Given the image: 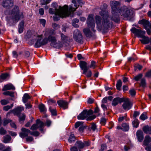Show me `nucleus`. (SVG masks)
<instances>
[{
    "label": "nucleus",
    "mask_w": 151,
    "mask_h": 151,
    "mask_svg": "<svg viewBox=\"0 0 151 151\" xmlns=\"http://www.w3.org/2000/svg\"><path fill=\"white\" fill-rule=\"evenodd\" d=\"M108 7L106 3H104L101 5L100 9L101 10L99 12V14L103 18L102 24L104 29H108L111 26L112 22H110L109 19L110 16L109 12L106 10Z\"/></svg>",
    "instance_id": "f257e3e1"
},
{
    "label": "nucleus",
    "mask_w": 151,
    "mask_h": 151,
    "mask_svg": "<svg viewBox=\"0 0 151 151\" xmlns=\"http://www.w3.org/2000/svg\"><path fill=\"white\" fill-rule=\"evenodd\" d=\"M110 6L111 8V12L112 14L111 19L116 23H118L120 21L118 13H119L122 7L120 6V3L118 1H111Z\"/></svg>",
    "instance_id": "f03ea898"
},
{
    "label": "nucleus",
    "mask_w": 151,
    "mask_h": 151,
    "mask_svg": "<svg viewBox=\"0 0 151 151\" xmlns=\"http://www.w3.org/2000/svg\"><path fill=\"white\" fill-rule=\"evenodd\" d=\"M59 9L60 10H57L56 14H55V15L53 17L54 21L59 20L60 17L63 18L68 16L69 15L68 5H65L63 7L60 6Z\"/></svg>",
    "instance_id": "7ed1b4c3"
},
{
    "label": "nucleus",
    "mask_w": 151,
    "mask_h": 151,
    "mask_svg": "<svg viewBox=\"0 0 151 151\" xmlns=\"http://www.w3.org/2000/svg\"><path fill=\"white\" fill-rule=\"evenodd\" d=\"M24 16L22 12H21L18 6H15L12 11V19L14 23H16L21 19H23Z\"/></svg>",
    "instance_id": "20e7f679"
},
{
    "label": "nucleus",
    "mask_w": 151,
    "mask_h": 151,
    "mask_svg": "<svg viewBox=\"0 0 151 151\" xmlns=\"http://www.w3.org/2000/svg\"><path fill=\"white\" fill-rule=\"evenodd\" d=\"M119 13H118V17L121 15L124 18H128L131 20L133 17L134 12L128 9L126 6H123L121 7Z\"/></svg>",
    "instance_id": "39448f33"
},
{
    "label": "nucleus",
    "mask_w": 151,
    "mask_h": 151,
    "mask_svg": "<svg viewBox=\"0 0 151 151\" xmlns=\"http://www.w3.org/2000/svg\"><path fill=\"white\" fill-rule=\"evenodd\" d=\"M31 37L37 40L34 45V47L36 48L39 47L42 45H45L48 42L47 39L46 38H45L44 39L42 40V38L39 35H36L34 33L32 34V36L29 37V38Z\"/></svg>",
    "instance_id": "423d86ee"
},
{
    "label": "nucleus",
    "mask_w": 151,
    "mask_h": 151,
    "mask_svg": "<svg viewBox=\"0 0 151 151\" xmlns=\"http://www.w3.org/2000/svg\"><path fill=\"white\" fill-rule=\"evenodd\" d=\"M86 23L88 27L91 29V30L95 32L96 30L94 28L95 27V23L94 16L92 14H90L87 19Z\"/></svg>",
    "instance_id": "0eeeda50"
},
{
    "label": "nucleus",
    "mask_w": 151,
    "mask_h": 151,
    "mask_svg": "<svg viewBox=\"0 0 151 151\" xmlns=\"http://www.w3.org/2000/svg\"><path fill=\"white\" fill-rule=\"evenodd\" d=\"M102 19H103V17ZM95 20L97 24L96 28L99 31H100L101 29H102L104 31L106 32L110 28L109 27L107 29H104L102 24V21L103 20V19H102V20L101 21L102 19L101 17L99 15H96L95 16Z\"/></svg>",
    "instance_id": "6e6552de"
},
{
    "label": "nucleus",
    "mask_w": 151,
    "mask_h": 151,
    "mask_svg": "<svg viewBox=\"0 0 151 151\" xmlns=\"http://www.w3.org/2000/svg\"><path fill=\"white\" fill-rule=\"evenodd\" d=\"M73 38L78 43H83V37L80 31L78 29H76L74 31Z\"/></svg>",
    "instance_id": "1a4fd4ad"
},
{
    "label": "nucleus",
    "mask_w": 151,
    "mask_h": 151,
    "mask_svg": "<svg viewBox=\"0 0 151 151\" xmlns=\"http://www.w3.org/2000/svg\"><path fill=\"white\" fill-rule=\"evenodd\" d=\"M49 40H48V42H51L50 46L54 47L56 48H60L62 46V45L60 42H57V40L55 37H51L50 36L49 37Z\"/></svg>",
    "instance_id": "9d476101"
},
{
    "label": "nucleus",
    "mask_w": 151,
    "mask_h": 151,
    "mask_svg": "<svg viewBox=\"0 0 151 151\" xmlns=\"http://www.w3.org/2000/svg\"><path fill=\"white\" fill-rule=\"evenodd\" d=\"M123 102L124 103L122 105V107L124 110L127 111L131 108L132 104L128 98H123Z\"/></svg>",
    "instance_id": "9b49d317"
},
{
    "label": "nucleus",
    "mask_w": 151,
    "mask_h": 151,
    "mask_svg": "<svg viewBox=\"0 0 151 151\" xmlns=\"http://www.w3.org/2000/svg\"><path fill=\"white\" fill-rule=\"evenodd\" d=\"M90 143L88 141H84L83 142H82L81 141H77L76 144L75 145L76 147L78 149L77 147L79 149H82L85 146H88L90 145ZM78 150V149H77Z\"/></svg>",
    "instance_id": "f8f14e48"
},
{
    "label": "nucleus",
    "mask_w": 151,
    "mask_h": 151,
    "mask_svg": "<svg viewBox=\"0 0 151 151\" xmlns=\"http://www.w3.org/2000/svg\"><path fill=\"white\" fill-rule=\"evenodd\" d=\"M89 28H87L83 29V31L84 34L87 37H92L94 39L96 38V36L95 33V32L92 33Z\"/></svg>",
    "instance_id": "ddd939ff"
},
{
    "label": "nucleus",
    "mask_w": 151,
    "mask_h": 151,
    "mask_svg": "<svg viewBox=\"0 0 151 151\" xmlns=\"http://www.w3.org/2000/svg\"><path fill=\"white\" fill-rule=\"evenodd\" d=\"M2 5L4 8L10 9L13 6V1L12 0H3Z\"/></svg>",
    "instance_id": "4468645a"
},
{
    "label": "nucleus",
    "mask_w": 151,
    "mask_h": 151,
    "mask_svg": "<svg viewBox=\"0 0 151 151\" xmlns=\"http://www.w3.org/2000/svg\"><path fill=\"white\" fill-rule=\"evenodd\" d=\"M80 66L81 70H83V74H85L89 68L87 63L84 61H80Z\"/></svg>",
    "instance_id": "2eb2a0df"
},
{
    "label": "nucleus",
    "mask_w": 151,
    "mask_h": 151,
    "mask_svg": "<svg viewBox=\"0 0 151 151\" xmlns=\"http://www.w3.org/2000/svg\"><path fill=\"white\" fill-rule=\"evenodd\" d=\"M55 31L54 29H46L45 34L46 36L45 38L47 39V41H48V40H49V37L50 36L54 37L52 35H55Z\"/></svg>",
    "instance_id": "dca6fc26"
},
{
    "label": "nucleus",
    "mask_w": 151,
    "mask_h": 151,
    "mask_svg": "<svg viewBox=\"0 0 151 151\" xmlns=\"http://www.w3.org/2000/svg\"><path fill=\"white\" fill-rule=\"evenodd\" d=\"M138 23L139 24H142L146 29H148L151 28V24L147 20L143 19L139 21Z\"/></svg>",
    "instance_id": "f3484780"
},
{
    "label": "nucleus",
    "mask_w": 151,
    "mask_h": 151,
    "mask_svg": "<svg viewBox=\"0 0 151 151\" xmlns=\"http://www.w3.org/2000/svg\"><path fill=\"white\" fill-rule=\"evenodd\" d=\"M72 2L74 4V6L76 7V8H73L72 6H70V7L68 9V12L69 15H70L71 13H73L75 11L76 9L79 6V5L78 4L77 1L75 0H72Z\"/></svg>",
    "instance_id": "a211bd4d"
},
{
    "label": "nucleus",
    "mask_w": 151,
    "mask_h": 151,
    "mask_svg": "<svg viewBox=\"0 0 151 151\" xmlns=\"http://www.w3.org/2000/svg\"><path fill=\"white\" fill-rule=\"evenodd\" d=\"M145 32L143 34L141 35L140 37L142 38V39H140V41L144 44H147L150 42L149 38L148 37H146L145 35Z\"/></svg>",
    "instance_id": "6ab92c4d"
},
{
    "label": "nucleus",
    "mask_w": 151,
    "mask_h": 151,
    "mask_svg": "<svg viewBox=\"0 0 151 151\" xmlns=\"http://www.w3.org/2000/svg\"><path fill=\"white\" fill-rule=\"evenodd\" d=\"M131 32L133 34L137 36V37H139L141 35L143 34L145 32L144 31H142L141 30L136 29V28L133 27L131 29Z\"/></svg>",
    "instance_id": "aec40b11"
},
{
    "label": "nucleus",
    "mask_w": 151,
    "mask_h": 151,
    "mask_svg": "<svg viewBox=\"0 0 151 151\" xmlns=\"http://www.w3.org/2000/svg\"><path fill=\"white\" fill-rule=\"evenodd\" d=\"M123 98H119V97H117L114 98L113 100L111 105L114 106H116L118 103H121L123 102Z\"/></svg>",
    "instance_id": "412c9836"
},
{
    "label": "nucleus",
    "mask_w": 151,
    "mask_h": 151,
    "mask_svg": "<svg viewBox=\"0 0 151 151\" xmlns=\"http://www.w3.org/2000/svg\"><path fill=\"white\" fill-rule=\"evenodd\" d=\"M24 110V108L23 107L18 106L16 108L14 109L12 111L14 115H16L17 116L21 114L22 111Z\"/></svg>",
    "instance_id": "4be33fe9"
},
{
    "label": "nucleus",
    "mask_w": 151,
    "mask_h": 151,
    "mask_svg": "<svg viewBox=\"0 0 151 151\" xmlns=\"http://www.w3.org/2000/svg\"><path fill=\"white\" fill-rule=\"evenodd\" d=\"M87 117L86 109H85L77 116V118L78 120H83Z\"/></svg>",
    "instance_id": "5701e85b"
},
{
    "label": "nucleus",
    "mask_w": 151,
    "mask_h": 151,
    "mask_svg": "<svg viewBox=\"0 0 151 151\" xmlns=\"http://www.w3.org/2000/svg\"><path fill=\"white\" fill-rule=\"evenodd\" d=\"M58 104L60 107H62L65 109L68 108V103L67 102L63 100H59L57 101Z\"/></svg>",
    "instance_id": "b1692460"
},
{
    "label": "nucleus",
    "mask_w": 151,
    "mask_h": 151,
    "mask_svg": "<svg viewBox=\"0 0 151 151\" xmlns=\"http://www.w3.org/2000/svg\"><path fill=\"white\" fill-rule=\"evenodd\" d=\"M136 135L138 141L139 142H141L144 138L143 132L141 130H138L136 132Z\"/></svg>",
    "instance_id": "393cba45"
},
{
    "label": "nucleus",
    "mask_w": 151,
    "mask_h": 151,
    "mask_svg": "<svg viewBox=\"0 0 151 151\" xmlns=\"http://www.w3.org/2000/svg\"><path fill=\"white\" fill-rule=\"evenodd\" d=\"M15 89V88L14 86L12 84H10L5 85L2 89V90L5 91L10 90H14Z\"/></svg>",
    "instance_id": "a878e982"
},
{
    "label": "nucleus",
    "mask_w": 151,
    "mask_h": 151,
    "mask_svg": "<svg viewBox=\"0 0 151 151\" xmlns=\"http://www.w3.org/2000/svg\"><path fill=\"white\" fill-rule=\"evenodd\" d=\"M142 129L144 132L146 134H151V126L150 127L148 125L144 126Z\"/></svg>",
    "instance_id": "bb28decb"
},
{
    "label": "nucleus",
    "mask_w": 151,
    "mask_h": 151,
    "mask_svg": "<svg viewBox=\"0 0 151 151\" xmlns=\"http://www.w3.org/2000/svg\"><path fill=\"white\" fill-rule=\"evenodd\" d=\"M24 23V21L22 20L19 23V24L18 32L19 33H21L23 32Z\"/></svg>",
    "instance_id": "cd10ccee"
},
{
    "label": "nucleus",
    "mask_w": 151,
    "mask_h": 151,
    "mask_svg": "<svg viewBox=\"0 0 151 151\" xmlns=\"http://www.w3.org/2000/svg\"><path fill=\"white\" fill-rule=\"evenodd\" d=\"M11 139V137L9 135H6L3 137V142L5 143H9Z\"/></svg>",
    "instance_id": "c85d7f7f"
},
{
    "label": "nucleus",
    "mask_w": 151,
    "mask_h": 151,
    "mask_svg": "<svg viewBox=\"0 0 151 151\" xmlns=\"http://www.w3.org/2000/svg\"><path fill=\"white\" fill-rule=\"evenodd\" d=\"M151 142V138L149 135H147L144 141V145L145 146H147Z\"/></svg>",
    "instance_id": "c756f323"
},
{
    "label": "nucleus",
    "mask_w": 151,
    "mask_h": 151,
    "mask_svg": "<svg viewBox=\"0 0 151 151\" xmlns=\"http://www.w3.org/2000/svg\"><path fill=\"white\" fill-rule=\"evenodd\" d=\"M19 118V121L21 123H23L25 120L26 115L24 114H21L17 116Z\"/></svg>",
    "instance_id": "7c9ffc66"
},
{
    "label": "nucleus",
    "mask_w": 151,
    "mask_h": 151,
    "mask_svg": "<svg viewBox=\"0 0 151 151\" xmlns=\"http://www.w3.org/2000/svg\"><path fill=\"white\" fill-rule=\"evenodd\" d=\"M122 130L124 131H127L129 129V124L126 123H124L122 124Z\"/></svg>",
    "instance_id": "2f4dec72"
},
{
    "label": "nucleus",
    "mask_w": 151,
    "mask_h": 151,
    "mask_svg": "<svg viewBox=\"0 0 151 151\" xmlns=\"http://www.w3.org/2000/svg\"><path fill=\"white\" fill-rule=\"evenodd\" d=\"M39 109L40 112H45L46 111V109L45 105L41 104L39 105Z\"/></svg>",
    "instance_id": "473e14b6"
},
{
    "label": "nucleus",
    "mask_w": 151,
    "mask_h": 151,
    "mask_svg": "<svg viewBox=\"0 0 151 151\" xmlns=\"http://www.w3.org/2000/svg\"><path fill=\"white\" fill-rule=\"evenodd\" d=\"M30 98V97L27 93H25L22 97V101L24 103H25Z\"/></svg>",
    "instance_id": "72a5a7b5"
},
{
    "label": "nucleus",
    "mask_w": 151,
    "mask_h": 151,
    "mask_svg": "<svg viewBox=\"0 0 151 151\" xmlns=\"http://www.w3.org/2000/svg\"><path fill=\"white\" fill-rule=\"evenodd\" d=\"M140 86H141L143 88H145L146 86V82L145 79L143 78L141 80L140 83H139Z\"/></svg>",
    "instance_id": "f704fd0d"
},
{
    "label": "nucleus",
    "mask_w": 151,
    "mask_h": 151,
    "mask_svg": "<svg viewBox=\"0 0 151 151\" xmlns=\"http://www.w3.org/2000/svg\"><path fill=\"white\" fill-rule=\"evenodd\" d=\"M122 85V83L120 79L119 80L116 84V89L119 91L121 90V87Z\"/></svg>",
    "instance_id": "c9c22d12"
},
{
    "label": "nucleus",
    "mask_w": 151,
    "mask_h": 151,
    "mask_svg": "<svg viewBox=\"0 0 151 151\" xmlns=\"http://www.w3.org/2000/svg\"><path fill=\"white\" fill-rule=\"evenodd\" d=\"M139 124V122L137 119H135L132 122V124L133 127L135 128H137Z\"/></svg>",
    "instance_id": "e433bc0d"
},
{
    "label": "nucleus",
    "mask_w": 151,
    "mask_h": 151,
    "mask_svg": "<svg viewBox=\"0 0 151 151\" xmlns=\"http://www.w3.org/2000/svg\"><path fill=\"white\" fill-rule=\"evenodd\" d=\"M14 92H12V91H6L4 92L3 93V94L5 95H9L11 97H14Z\"/></svg>",
    "instance_id": "4c0bfd02"
},
{
    "label": "nucleus",
    "mask_w": 151,
    "mask_h": 151,
    "mask_svg": "<svg viewBox=\"0 0 151 151\" xmlns=\"http://www.w3.org/2000/svg\"><path fill=\"white\" fill-rule=\"evenodd\" d=\"M60 10L59 7L58 9L55 8V9H53L52 8H50L49 9V13L51 14H56L57 13V10Z\"/></svg>",
    "instance_id": "58836bf2"
},
{
    "label": "nucleus",
    "mask_w": 151,
    "mask_h": 151,
    "mask_svg": "<svg viewBox=\"0 0 151 151\" xmlns=\"http://www.w3.org/2000/svg\"><path fill=\"white\" fill-rule=\"evenodd\" d=\"M142 76L143 74L142 73H139L134 76L133 79L136 81H138L142 77Z\"/></svg>",
    "instance_id": "ea45409f"
},
{
    "label": "nucleus",
    "mask_w": 151,
    "mask_h": 151,
    "mask_svg": "<svg viewBox=\"0 0 151 151\" xmlns=\"http://www.w3.org/2000/svg\"><path fill=\"white\" fill-rule=\"evenodd\" d=\"M37 124L39 128L42 127L44 125V123L41 121L40 119L36 120Z\"/></svg>",
    "instance_id": "a19ab883"
},
{
    "label": "nucleus",
    "mask_w": 151,
    "mask_h": 151,
    "mask_svg": "<svg viewBox=\"0 0 151 151\" xmlns=\"http://www.w3.org/2000/svg\"><path fill=\"white\" fill-rule=\"evenodd\" d=\"M3 125L4 126L8 124L9 123L12 122V120L10 119H7L6 118H4L3 119Z\"/></svg>",
    "instance_id": "79ce46f5"
},
{
    "label": "nucleus",
    "mask_w": 151,
    "mask_h": 151,
    "mask_svg": "<svg viewBox=\"0 0 151 151\" xmlns=\"http://www.w3.org/2000/svg\"><path fill=\"white\" fill-rule=\"evenodd\" d=\"M147 118L148 117L146 115V112L143 113L139 117V118L142 120H144L147 119Z\"/></svg>",
    "instance_id": "37998d69"
},
{
    "label": "nucleus",
    "mask_w": 151,
    "mask_h": 151,
    "mask_svg": "<svg viewBox=\"0 0 151 151\" xmlns=\"http://www.w3.org/2000/svg\"><path fill=\"white\" fill-rule=\"evenodd\" d=\"M21 130L24 134H26V136H28V134L29 132H30V130L24 128H22L21 129Z\"/></svg>",
    "instance_id": "c03bdc74"
},
{
    "label": "nucleus",
    "mask_w": 151,
    "mask_h": 151,
    "mask_svg": "<svg viewBox=\"0 0 151 151\" xmlns=\"http://www.w3.org/2000/svg\"><path fill=\"white\" fill-rule=\"evenodd\" d=\"M76 138L74 136V135L73 134H71L69 138L68 139L69 142H74L75 141Z\"/></svg>",
    "instance_id": "a18cd8bd"
},
{
    "label": "nucleus",
    "mask_w": 151,
    "mask_h": 151,
    "mask_svg": "<svg viewBox=\"0 0 151 151\" xmlns=\"http://www.w3.org/2000/svg\"><path fill=\"white\" fill-rule=\"evenodd\" d=\"M49 110L51 112L52 115L56 116L57 115L56 111L55 109H52V107L50 106L49 108Z\"/></svg>",
    "instance_id": "49530a36"
},
{
    "label": "nucleus",
    "mask_w": 151,
    "mask_h": 151,
    "mask_svg": "<svg viewBox=\"0 0 151 151\" xmlns=\"http://www.w3.org/2000/svg\"><path fill=\"white\" fill-rule=\"evenodd\" d=\"M39 128V127L37 124V122H36V124H34L32 125L30 128V129L32 130H35Z\"/></svg>",
    "instance_id": "de8ad7c7"
},
{
    "label": "nucleus",
    "mask_w": 151,
    "mask_h": 151,
    "mask_svg": "<svg viewBox=\"0 0 151 151\" xmlns=\"http://www.w3.org/2000/svg\"><path fill=\"white\" fill-rule=\"evenodd\" d=\"M96 129V124L94 123H93L91 124V128H88V129L89 130H91V129L93 131H94Z\"/></svg>",
    "instance_id": "09e8293b"
},
{
    "label": "nucleus",
    "mask_w": 151,
    "mask_h": 151,
    "mask_svg": "<svg viewBox=\"0 0 151 151\" xmlns=\"http://www.w3.org/2000/svg\"><path fill=\"white\" fill-rule=\"evenodd\" d=\"M7 133V131L4 129L3 127L0 128V134L1 135H4Z\"/></svg>",
    "instance_id": "8fccbe9b"
},
{
    "label": "nucleus",
    "mask_w": 151,
    "mask_h": 151,
    "mask_svg": "<svg viewBox=\"0 0 151 151\" xmlns=\"http://www.w3.org/2000/svg\"><path fill=\"white\" fill-rule=\"evenodd\" d=\"M9 76L8 73H3L0 76V78L2 79H5Z\"/></svg>",
    "instance_id": "3c124183"
},
{
    "label": "nucleus",
    "mask_w": 151,
    "mask_h": 151,
    "mask_svg": "<svg viewBox=\"0 0 151 151\" xmlns=\"http://www.w3.org/2000/svg\"><path fill=\"white\" fill-rule=\"evenodd\" d=\"M83 122H77L75 124V127L76 128H77L81 126H82Z\"/></svg>",
    "instance_id": "603ef678"
},
{
    "label": "nucleus",
    "mask_w": 151,
    "mask_h": 151,
    "mask_svg": "<svg viewBox=\"0 0 151 151\" xmlns=\"http://www.w3.org/2000/svg\"><path fill=\"white\" fill-rule=\"evenodd\" d=\"M129 93L132 96H134L135 95L136 92L134 89H131L129 90Z\"/></svg>",
    "instance_id": "864d4df0"
},
{
    "label": "nucleus",
    "mask_w": 151,
    "mask_h": 151,
    "mask_svg": "<svg viewBox=\"0 0 151 151\" xmlns=\"http://www.w3.org/2000/svg\"><path fill=\"white\" fill-rule=\"evenodd\" d=\"M47 103L49 105H51L53 104H55L56 105H57L55 101L51 99H49L48 100Z\"/></svg>",
    "instance_id": "5fc2aeb1"
},
{
    "label": "nucleus",
    "mask_w": 151,
    "mask_h": 151,
    "mask_svg": "<svg viewBox=\"0 0 151 151\" xmlns=\"http://www.w3.org/2000/svg\"><path fill=\"white\" fill-rule=\"evenodd\" d=\"M142 68V66L140 65L139 64H137L136 65L134 66V70L135 71H136L137 69H138L139 70H141Z\"/></svg>",
    "instance_id": "6e6d98bb"
},
{
    "label": "nucleus",
    "mask_w": 151,
    "mask_h": 151,
    "mask_svg": "<svg viewBox=\"0 0 151 151\" xmlns=\"http://www.w3.org/2000/svg\"><path fill=\"white\" fill-rule=\"evenodd\" d=\"M0 102L2 105H5L9 103L8 100L5 99H2L0 101Z\"/></svg>",
    "instance_id": "4d7b16f0"
},
{
    "label": "nucleus",
    "mask_w": 151,
    "mask_h": 151,
    "mask_svg": "<svg viewBox=\"0 0 151 151\" xmlns=\"http://www.w3.org/2000/svg\"><path fill=\"white\" fill-rule=\"evenodd\" d=\"M145 77L148 78H151V70L145 73Z\"/></svg>",
    "instance_id": "13d9d810"
},
{
    "label": "nucleus",
    "mask_w": 151,
    "mask_h": 151,
    "mask_svg": "<svg viewBox=\"0 0 151 151\" xmlns=\"http://www.w3.org/2000/svg\"><path fill=\"white\" fill-rule=\"evenodd\" d=\"M52 27L55 29H58L60 27V25L55 23H53L52 24Z\"/></svg>",
    "instance_id": "bf43d9fd"
},
{
    "label": "nucleus",
    "mask_w": 151,
    "mask_h": 151,
    "mask_svg": "<svg viewBox=\"0 0 151 151\" xmlns=\"http://www.w3.org/2000/svg\"><path fill=\"white\" fill-rule=\"evenodd\" d=\"M96 66V62L94 61H92L91 62V65L89 66V68L94 69L95 68Z\"/></svg>",
    "instance_id": "052dcab7"
},
{
    "label": "nucleus",
    "mask_w": 151,
    "mask_h": 151,
    "mask_svg": "<svg viewBox=\"0 0 151 151\" xmlns=\"http://www.w3.org/2000/svg\"><path fill=\"white\" fill-rule=\"evenodd\" d=\"M61 40L64 42H65L67 40V37L64 35L63 34L61 33Z\"/></svg>",
    "instance_id": "680f3d73"
},
{
    "label": "nucleus",
    "mask_w": 151,
    "mask_h": 151,
    "mask_svg": "<svg viewBox=\"0 0 151 151\" xmlns=\"http://www.w3.org/2000/svg\"><path fill=\"white\" fill-rule=\"evenodd\" d=\"M40 23L44 27H45V25L46 21L45 19H39Z\"/></svg>",
    "instance_id": "e2e57ef3"
},
{
    "label": "nucleus",
    "mask_w": 151,
    "mask_h": 151,
    "mask_svg": "<svg viewBox=\"0 0 151 151\" xmlns=\"http://www.w3.org/2000/svg\"><path fill=\"white\" fill-rule=\"evenodd\" d=\"M96 117V116L95 115H93L89 116V117L87 118L86 119V120L87 121H91L93 119H94Z\"/></svg>",
    "instance_id": "0e129e2a"
},
{
    "label": "nucleus",
    "mask_w": 151,
    "mask_h": 151,
    "mask_svg": "<svg viewBox=\"0 0 151 151\" xmlns=\"http://www.w3.org/2000/svg\"><path fill=\"white\" fill-rule=\"evenodd\" d=\"M85 128V127L81 126H80L79 129L78 131L79 132L81 133H82L83 132L84 129Z\"/></svg>",
    "instance_id": "69168bd1"
},
{
    "label": "nucleus",
    "mask_w": 151,
    "mask_h": 151,
    "mask_svg": "<svg viewBox=\"0 0 151 151\" xmlns=\"http://www.w3.org/2000/svg\"><path fill=\"white\" fill-rule=\"evenodd\" d=\"M127 116H125L123 117H119L118 119V121L119 122H122L124 119L126 118Z\"/></svg>",
    "instance_id": "338daca9"
},
{
    "label": "nucleus",
    "mask_w": 151,
    "mask_h": 151,
    "mask_svg": "<svg viewBox=\"0 0 151 151\" xmlns=\"http://www.w3.org/2000/svg\"><path fill=\"white\" fill-rule=\"evenodd\" d=\"M85 74L87 77L89 78L91 76L92 73L91 71L89 70L87 73H86L85 74Z\"/></svg>",
    "instance_id": "774afa93"
}]
</instances>
